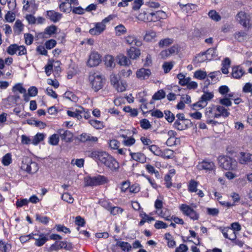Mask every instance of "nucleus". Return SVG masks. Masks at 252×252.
<instances>
[{"instance_id":"nucleus-1","label":"nucleus","mask_w":252,"mask_h":252,"mask_svg":"<svg viewBox=\"0 0 252 252\" xmlns=\"http://www.w3.org/2000/svg\"><path fill=\"white\" fill-rule=\"evenodd\" d=\"M89 80L92 88L95 92H97L101 89L105 82V79L102 78V76L96 73L90 74L89 77Z\"/></svg>"},{"instance_id":"nucleus-2","label":"nucleus","mask_w":252,"mask_h":252,"mask_svg":"<svg viewBox=\"0 0 252 252\" xmlns=\"http://www.w3.org/2000/svg\"><path fill=\"white\" fill-rule=\"evenodd\" d=\"M219 162L220 166L225 170H233L237 167L236 161L229 157H220Z\"/></svg>"},{"instance_id":"nucleus-3","label":"nucleus","mask_w":252,"mask_h":252,"mask_svg":"<svg viewBox=\"0 0 252 252\" xmlns=\"http://www.w3.org/2000/svg\"><path fill=\"white\" fill-rule=\"evenodd\" d=\"M22 170L29 174H34L38 170V166L36 162H33L29 158H24L22 161Z\"/></svg>"},{"instance_id":"nucleus-4","label":"nucleus","mask_w":252,"mask_h":252,"mask_svg":"<svg viewBox=\"0 0 252 252\" xmlns=\"http://www.w3.org/2000/svg\"><path fill=\"white\" fill-rule=\"evenodd\" d=\"M251 18L250 14L244 11H239L235 16L236 20L245 28L250 27Z\"/></svg>"},{"instance_id":"nucleus-5","label":"nucleus","mask_w":252,"mask_h":252,"mask_svg":"<svg viewBox=\"0 0 252 252\" xmlns=\"http://www.w3.org/2000/svg\"><path fill=\"white\" fill-rule=\"evenodd\" d=\"M109 156L107 153L102 151H94L90 155L91 158L103 164Z\"/></svg>"},{"instance_id":"nucleus-6","label":"nucleus","mask_w":252,"mask_h":252,"mask_svg":"<svg viewBox=\"0 0 252 252\" xmlns=\"http://www.w3.org/2000/svg\"><path fill=\"white\" fill-rule=\"evenodd\" d=\"M101 62V57L96 51H92L90 53L88 61L87 62V65L89 67H94L98 65Z\"/></svg>"},{"instance_id":"nucleus-7","label":"nucleus","mask_w":252,"mask_h":252,"mask_svg":"<svg viewBox=\"0 0 252 252\" xmlns=\"http://www.w3.org/2000/svg\"><path fill=\"white\" fill-rule=\"evenodd\" d=\"M180 210L184 215L189 217L193 220H197L199 218V214L189 205L182 204L180 206Z\"/></svg>"},{"instance_id":"nucleus-8","label":"nucleus","mask_w":252,"mask_h":252,"mask_svg":"<svg viewBox=\"0 0 252 252\" xmlns=\"http://www.w3.org/2000/svg\"><path fill=\"white\" fill-rule=\"evenodd\" d=\"M214 94L212 93H205L200 98V99L196 103L193 104V107H198V108H204L207 105L208 101L213 98Z\"/></svg>"},{"instance_id":"nucleus-9","label":"nucleus","mask_w":252,"mask_h":252,"mask_svg":"<svg viewBox=\"0 0 252 252\" xmlns=\"http://www.w3.org/2000/svg\"><path fill=\"white\" fill-rule=\"evenodd\" d=\"M219 229L222 232L223 236L227 239L233 241L236 238L235 232L230 227H220Z\"/></svg>"},{"instance_id":"nucleus-10","label":"nucleus","mask_w":252,"mask_h":252,"mask_svg":"<svg viewBox=\"0 0 252 252\" xmlns=\"http://www.w3.org/2000/svg\"><path fill=\"white\" fill-rule=\"evenodd\" d=\"M104 165L112 171H117L119 168L118 162L111 155L107 159Z\"/></svg>"},{"instance_id":"nucleus-11","label":"nucleus","mask_w":252,"mask_h":252,"mask_svg":"<svg viewBox=\"0 0 252 252\" xmlns=\"http://www.w3.org/2000/svg\"><path fill=\"white\" fill-rule=\"evenodd\" d=\"M197 167L198 169L205 170L206 172L214 171L215 168L213 162L206 160H203L201 162L199 163Z\"/></svg>"},{"instance_id":"nucleus-12","label":"nucleus","mask_w":252,"mask_h":252,"mask_svg":"<svg viewBox=\"0 0 252 252\" xmlns=\"http://www.w3.org/2000/svg\"><path fill=\"white\" fill-rule=\"evenodd\" d=\"M106 28V25L101 22L94 24V27L90 30L89 32L93 35H97L101 33Z\"/></svg>"},{"instance_id":"nucleus-13","label":"nucleus","mask_w":252,"mask_h":252,"mask_svg":"<svg viewBox=\"0 0 252 252\" xmlns=\"http://www.w3.org/2000/svg\"><path fill=\"white\" fill-rule=\"evenodd\" d=\"M46 17L52 22L57 23L62 18V14L54 10H48L46 12Z\"/></svg>"},{"instance_id":"nucleus-14","label":"nucleus","mask_w":252,"mask_h":252,"mask_svg":"<svg viewBox=\"0 0 252 252\" xmlns=\"http://www.w3.org/2000/svg\"><path fill=\"white\" fill-rule=\"evenodd\" d=\"M58 134L60 135L62 140L66 142H70L73 138L72 133L67 130L59 129L58 131Z\"/></svg>"},{"instance_id":"nucleus-15","label":"nucleus","mask_w":252,"mask_h":252,"mask_svg":"<svg viewBox=\"0 0 252 252\" xmlns=\"http://www.w3.org/2000/svg\"><path fill=\"white\" fill-rule=\"evenodd\" d=\"M205 115V116L207 118V119L220 117V115L217 113L216 107L215 105L207 107L206 109Z\"/></svg>"},{"instance_id":"nucleus-16","label":"nucleus","mask_w":252,"mask_h":252,"mask_svg":"<svg viewBox=\"0 0 252 252\" xmlns=\"http://www.w3.org/2000/svg\"><path fill=\"white\" fill-rule=\"evenodd\" d=\"M151 74L149 69L141 68L136 72L137 77L141 80L148 79Z\"/></svg>"},{"instance_id":"nucleus-17","label":"nucleus","mask_w":252,"mask_h":252,"mask_svg":"<svg viewBox=\"0 0 252 252\" xmlns=\"http://www.w3.org/2000/svg\"><path fill=\"white\" fill-rule=\"evenodd\" d=\"M141 54L140 50L134 47H130L127 50V55L128 58L132 60H136Z\"/></svg>"},{"instance_id":"nucleus-18","label":"nucleus","mask_w":252,"mask_h":252,"mask_svg":"<svg viewBox=\"0 0 252 252\" xmlns=\"http://www.w3.org/2000/svg\"><path fill=\"white\" fill-rule=\"evenodd\" d=\"M244 74L245 71L241 66L238 65L232 67L231 74L233 78L239 79Z\"/></svg>"},{"instance_id":"nucleus-19","label":"nucleus","mask_w":252,"mask_h":252,"mask_svg":"<svg viewBox=\"0 0 252 252\" xmlns=\"http://www.w3.org/2000/svg\"><path fill=\"white\" fill-rule=\"evenodd\" d=\"M130 155L131 157V158L133 160H134L136 161H138L141 163H144L146 161V157L145 155L140 152L137 153H133L130 152Z\"/></svg>"},{"instance_id":"nucleus-20","label":"nucleus","mask_w":252,"mask_h":252,"mask_svg":"<svg viewBox=\"0 0 252 252\" xmlns=\"http://www.w3.org/2000/svg\"><path fill=\"white\" fill-rule=\"evenodd\" d=\"M252 161V155L248 153L241 152L239 162L241 164H246Z\"/></svg>"},{"instance_id":"nucleus-21","label":"nucleus","mask_w":252,"mask_h":252,"mask_svg":"<svg viewBox=\"0 0 252 252\" xmlns=\"http://www.w3.org/2000/svg\"><path fill=\"white\" fill-rule=\"evenodd\" d=\"M126 42L129 44H134L135 46L139 47L142 45V42L138 39H137L134 35H128L125 38Z\"/></svg>"},{"instance_id":"nucleus-22","label":"nucleus","mask_w":252,"mask_h":252,"mask_svg":"<svg viewBox=\"0 0 252 252\" xmlns=\"http://www.w3.org/2000/svg\"><path fill=\"white\" fill-rule=\"evenodd\" d=\"M79 139L82 142H86L88 141L96 142L98 140L97 137L92 136L90 134L86 133H83L81 134Z\"/></svg>"},{"instance_id":"nucleus-23","label":"nucleus","mask_w":252,"mask_h":252,"mask_svg":"<svg viewBox=\"0 0 252 252\" xmlns=\"http://www.w3.org/2000/svg\"><path fill=\"white\" fill-rule=\"evenodd\" d=\"M117 59L118 61V63L121 65L129 66L131 64L130 60L126 56L123 54L119 55L117 57Z\"/></svg>"},{"instance_id":"nucleus-24","label":"nucleus","mask_w":252,"mask_h":252,"mask_svg":"<svg viewBox=\"0 0 252 252\" xmlns=\"http://www.w3.org/2000/svg\"><path fill=\"white\" fill-rule=\"evenodd\" d=\"M95 186L103 185L108 182L106 177L98 175L94 177Z\"/></svg>"},{"instance_id":"nucleus-25","label":"nucleus","mask_w":252,"mask_h":252,"mask_svg":"<svg viewBox=\"0 0 252 252\" xmlns=\"http://www.w3.org/2000/svg\"><path fill=\"white\" fill-rule=\"evenodd\" d=\"M160 157L164 159H171L174 157V152L173 150L166 149L161 151V154Z\"/></svg>"},{"instance_id":"nucleus-26","label":"nucleus","mask_w":252,"mask_h":252,"mask_svg":"<svg viewBox=\"0 0 252 252\" xmlns=\"http://www.w3.org/2000/svg\"><path fill=\"white\" fill-rule=\"evenodd\" d=\"M152 11L150 8L147 9L146 10H142L141 12L138 15L137 17V19L139 20L143 21L144 22H150L149 21H146L143 19L146 18L147 17H149V15H150L151 16Z\"/></svg>"},{"instance_id":"nucleus-27","label":"nucleus","mask_w":252,"mask_h":252,"mask_svg":"<svg viewBox=\"0 0 252 252\" xmlns=\"http://www.w3.org/2000/svg\"><path fill=\"white\" fill-rule=\"evenodd\" d=\"M106 209L110 211L111 214L113 215H117L120 214H122L124 211V210L117 206H114L111 207L109 205L107 207H106Z\"/></svg>"},{"instance_id":"nucleus-28","label":"nucleus","mask_w":252,"mask_h":252,"mask_svg":"<svg viewBox=\"0 0 252 252\" xmlns=\"http://www.w3.org/2000/svg\"><path fill=\"white\" fill-rule=\"evenodd\" d=\"M66 244L63 242H57L53 244L50 248V251H57L58 250L62 249V248H66Z\"/></svg>"},{"instance_id":"nucleus-29","label":"nucleus","mask_w":252,"mask_h":252,"mask_svg":"<svg viewBox=\"0 0 252 252\" xmlns=\"http://www.w3.org/2000/svg\"><path fill=\"white\" fill-rule=\"evenodd\" d=\"M35 239L36 240L35 245L38 247L43 245L48 240L43 234H40L38 238H35Z\"/></svg>"},{"instance_id":"nucleus-30","label":"nucleus","mask_w":252,"mask_h":252,"mask_svg":"<svg viewBox=\"0 0 252 252\" xmlns=\"http://www.w3.org/2000/svg\"><path fill=\"white\" fill-rule=\"evenodd\" d=\"M24 25L21 21L17 20L14 26V31L16 34H19L23 30Z\"/></svg>"},{"instance_id":"nucleus-31","label":"nucleus","mask_w":252,"mask_h":252,"mask_svg":"<svg viewBox=\"0 0 252 252\" xmlns=\"http://www.w3.org/2000/svg\"><path fill=\"white\" fill-rule=\"evenodd\" d=\"M173 43V39L167 38L160 40L158 43V46L160 48H163L170 45Z\"/></svg>"},{"instance_id":"nucleus-32","label":"nucleus","mask_w":252,"mask_h":252,"mask_svg":"<svg viewBox=\"0 0 252 252\" xmlns=\"http://www.w3.org/2000/svg\"><path fill=\"white\" fill-rule=\"evenodd\" d=\"M230 60L228 58H225L223 61L221 68V71L223 74H227L229 72L228 68L230 66Z\"/></svg>"},{"instance_id":"nucleus-33","label":"nucleus","mask_w":252,"mask_h":252,"mask_svg":"<svg viewBox=\"0 0 252 252\" xmlns=\"http://www.w3.org/2000/svg\"><path fill=\"white\" fill-rule=\"evenodd\" d=\"M45 135L43 133H37L32 139V144L33 145H37L40 142L43 141L44 139Z\"/></svg>"},{"instance_id":"nucleus-34","label":"nucleus","mask_w":252,"mask_h":252,"mask_svg":"<svg viewBox=\"0 0 252 252\" xmlns=\"http://www.w3.org/2000/svg\"><path fill=\"white\" fill-rule=\"evenodd\" d=\"M217 113L220 115V117L222 116L224 117L228 116L229 113L228 112L227 109L221 106H216Z\"/></svg>"},{"instance_id":"nucleus-35","label":"nucleus","mask_w":252,"mask_h":252,"mask_svg":"<svg viewBox=\"0 0 252 252\" xmlns=\"http://www.w3.org/2000/svg\"><path fill=\"white\" fill-rule=\"evenodd\" d=\"M208 16L212 20L216 22H218L221 19L220 16L214 10H210L208 13Z\"/></svg>"},{"instance_id":"nucleus-36","label":"nucleus","mask_w":252,"mask_h":252,"mask_svg":"<svg viewBox=\"0 0 252 252\" xmlns=\"http://www.w3.org/2000/svg\"><path fill=\"white\" fill-rule=\"evenodd\" d=\"M105 64L107 67H113L115 64L114 63V59L111 55H107L105 58Z\"/></svg>"},{"instance_id":"nucleus-37","label":"nucleus","mask_w":252,"mask_h":252,"mask_svg":"<svg viewBox=\"0 0 252 252\" xmlns=\"http://www.w3.org/2000/svg\"><path fill=\"white\" fill-rule=\"evenodd\" d=\"M116 245L120 247L124 251L128 252L131 248V245L128 242H126L118 241Z\"/></svg>"},{"instance_id":"nucleus-38","label":"nucleus","mask_w":252,"mask_h":252,"mask_svg":"<svg viewBox=\"0 0 252 252\" xmlns=\"http://www.w3.org/2000/svg\"><path fill=\"white\" fill-rule=\"evenodd\" d=\"M89 123L92 126L97 129H102L104 127L103 122L101 121L95 120H90Z\"/></svg>"},{"instance_id":"nucleus-39","label":"nucleus","mask_w":252,"mask_h":252,"mask_svg":"<svg viewBox=\"0 0 252 252\" xmlns=\"http://www.w3.org/2000/svg\"><path fill=\"white\" fill-rule=\"evenodd\" d=\"M174 127L179 130H182L187 128V124L185 121H176L174 124Z\"/></svg>"},{"instance_id":"nucleus-40","label":"nucleus","mask_w":252,"mask_h":252,"mask_svg":"<svg viewBox=\"0 0 252 252\" xmlns=\"http://www.w3.org/2000/svg\"><path fill=\"white\" fill-rule=\"evenodd\" d=\"M12 92L14 93H16V92H19L20 94H25L26 93V90L23 87L22 84L21 83H18L15 85L12 88Z\"/></svg>"},{"instance_id":"nucleus-41","label":"nucleus","mask_w":252,"mask_h":252,"mask_svg":"<svg viewBox=\"0 0 252 252\" xmlns=\"http://www.w3.org/2000/svg\"><path fill=\"white\" fill-rule=\"evenodd\" d=\"M165 97V93L163 90H160L156 93L153 96L152 98L155 100H160Z\"/></svg>"},{"instance_id":"nucleus-42","label":"nucleus","mask_w":252,"mask_h":252,"mask_svg":"<svg viewBox=\"0 0 252 252\" xmlns=\"http://www.w3.org/2000/svg\"><path fill=\"white\" fill-rule=\"evenodd\" d=\"M12 162L11 155L9 153L6 154L3 157L2 163L5 166L9 165Z\"/></svg>"},{"instance_id":"nucleus-43","label":"nucleus","mask_w":252,"mask_h":252,"mask_svg":"<svg viewBox=\"0 0 252 252\" xmlns=\"http://www.w3.org/2000/svg\"><path fill=\"white\" fill-rule=\"evenodd\" d=\"M59 142V136L57 134H54L49 137V143L52 145H57Z\"/></svg>"},{"instance_id":"nucleus-44","label":"nucleus","mask_w":252,"mask_h":252,"mask_svg":"<svg viewBox=\"0 0 252 252\" xmlns=\"http://www.w3.org/2000/svg\"><path fill=\"white\" fill-rule=\"evenodd\" d=\"M115 31L116 34L118 35H121L125 34L126 32V28L122 24L116 26L115 27Z\"/></svg>"},{"instance_id":"nucleus-45","label":"nucleus","mask_w":252,"mask_h":252,"mask_svg":"<svg viewBox=\"0 0 252 252\" xmlns=\"http://www.w3.org/2000/svg\"><path fill=\"white\" fill-rule=\"evenodd\" d=\"M149 150L152 152L155 155L159 156L161 155V151L156 145H152L149 147Z\"/></svg>"},{"instance_id":"nucleus-46","label":"nucleus","mask_w":252,"mask_h":252,"mask_svg":"<svg viewBox=\"0 0 252 252\" xmlns=\"http://www.w3.org/2000/svg\"><path fill=\"white\" fill-rule=\"evenodd\" d=\"M174 62H165L162 65V68L165 73L169 72L173 68Z\"/></svg>"},{"instance_id":"nucleus-47","label":"nucleus","mask_w":252,"mask_h":252,"mask_svg":"<svg viewBox=\"0 0 252 252\" xmlns=\"http://www.w3.org/2000/svg\"><path fill=\"white\" fill-rule=\"evenodd\" d=\"M196 58L199 63H202L206 60H211V58L207 56L205 52L198 54Z\"/></svg>"},{"instance_id":"nucleus-48","label":"nucleus","mask_w":252,"mask_h":252,"mask_svg":"<svg viewBox=\"0 0 252 252\" xmlns=\"http://www.w3.org/2000/svg\"><path fill=\"white\" fill-rule=\"evenodd\" d=\"M198 183L193 180H190L189 185V190L190 192H196L197 191V187Z\"/></svg>"},{"instance_id":"nucleus-49","label":"nucleus","mask_w":252,"mask_h":252,"mask_svg":"<svg viewBox=\"0 0 252 252\" xmlns=\"http://www.w3.org/2000/svg\"><path fill=\"white\" fill-rule=\"evenodd\" d=\"M194 76L197 79L202 80L206 78L207 73L205 71L199 70L194 72Z\"/></svg>"},{"instance_id":"nucleus-50","label":"nucleus","mask_w":252,"mask_h":252,"mask_svg":"<svg viewBox=\"0 0 252 252\" xmlns=\"http://www.w3.org/2000/svg\"><path fill=\"white\" fill-rule=\"evenodd\" d=\"M85 186H95L94 177H86L84 178Z\"/></svg>"},{"instance_id":"nucleus-51","label":"nucleus","mask_w":252,"mask_h":252,"mask_svg":"<svg viewBox=\"0 0 252 252\" xmlns=\"http://www.w3.org/2000/svg\"><path fill=\"white\" fill-rule=\"evenodd\" d=\"M140 125L141 127L145 129H148L151 127L149 121L146 119L141 120L140 121Z\"/></svg>"},{"instance_id":"nucleus-52","label":"nucleus","mask_w":252,"mask_h":252,"mask_svg":"<svg viewBox=\"0 0 252 252\" xmlns=\"http://www.w3.org/2000/svg\"><path fill=\"white\" fill-rule=\"evenodd\" d=\"M110 79L111 84L115 86L119 82L120 77L119 75L112 74L110 76Z\"/></svg>"},{"instance_id":"nucleus-53","label":"nucleus","mask_w":252,"mask_h":252,"mask_svg":"<svg viewBox=\"0 0 252 252\" xmlns=\"http://www.w3.org/2000/svg\"><path fill=\"white\" fill-rule=\"evenodd\" d=\"M145 168L147 171L150 174L155 173V175L157 177H158L159 176V172L158 171L156 170L155 167L150 164H146L145 165Z\"/></svg>"},{"instance_id":"nucleus-54","label":"nucleus","mask_w":252,"mask_h":252,"mask_svg":"<svg viewBox=\"0 0 252 252\" xmlns=\"http://www.w3.org/2000/svg\"><path fill=\"white\" fill-rule=\"evenodd\" d=\"M11 248V246L2 241H0V251L2 252H8Z\"/></svg>"},{"instance_id":"nucleus-55","label":"nucleus","mask_w":252,"mask_h":252,"mask_svg":"<svg viewBox=\"0 0 252 252\" xmlns=\"http://www.w3.org/2000/svg\"><path fill=\"white\" fill-rule=\"evenodd\" d=\"M156 36V32L153 31L148 32L144 36V39L146 41H151Z\"/></svg>"},{"instance_id":"nucleus-56","label":"nucleus","mask_w":252,"mask_h":252,"mask_svg":"<svg viewBox=\"0 0 252 252\" xmlns=\"http://www.w3.org/2000/svg\"><path fill=\"white\" fill-rule=\"evenodd\" d=\"M123 110L126 112L130 113V115L132 116H136L138 114V112L136 109H132L130 106H125Z\"/></svg>"},{"instance_id":"nucleus-57","label":"nucleus","mask_w":252,"mask_h":252,"mask_svg":"<svg viewBox=\"0 0 252 252\" xmlns=\"http://www.w3.org/2000/svg\"><path fill=\"white\" fill-rule=\"evenodd\" d=\"M149 17H147L146 18H143V20L146 21H149L150 22H157L159 20V18L156 16V12H154L152 11V14L151 16L150 15H149Z\"/></svg>"},{"instance_id":"nucleus-58","label":"nucleus","mask_w":252,"mask_h":252,"mask_svg":"<svg viewBox=\"0 0 252 252\" xmlns=\"http://www.w3.org/2000/svg\"><path fill=\"white\" fill-rule=\"evenodd\" d=\"M18 45L14 44L10 45L7 49V53L11 55L15 54L17 51Z\"/></svg>"},{"instance_id":"nucleus-59","label":"nucleus","mask_w":252,"mask_h":252,"mask_svg":"<svg viewBox=\"0 0 252 252\" xmlns=\"http://www.w3.org/2000/svg\"><path fill=\"white\" fill-rule=\"evenodd\" d=\"M57 28L55 25H52L47 27L45 30V33L49 35H52L56 32Z\"/></svg>"},{"instance_id":"nucleus-60","label":"nucleus","mask_w":252,"mask_h":252,"mask_svg":"<svg viewBox=\"0 0 252 252\" xmlns=\"http://www.w3.org/2000/svg\"><path fill=\"white\" fill-rule=\"evenodd\" d=\"M24 38L25 40V43L30 45L32 44L33 41V36L30 33H25L24 34Z\"/></svg>"},{"instance_id":"nucleus-61","label":"nucleus","mask_w":252,"mask_h":252,"mask_svg":"<svg viewBox=\"0 0 252 252\" xmlns=\"http://www.w3.org/2000/svg\"><path fill=\"white\" fill-rule=\"evenodd\" d=\"M164 114L165 119L168 122L172 123L174 120L175 116L170 111H164Z\"/></svg>"},{"instance_id":"nucleus-62","label":"nucleus","mask_w":252,"mask_h":252,"mask_svg":"<svg viewBox=\"0 0 252 252\" xmlns=\"http://www.w3.org/2000/svg\"><path fill=\"white\" fill-rule=\"evenodd\" d=\"M62 198L63 200L69 203H73L74 200L71 195L67 192L63 194Z\"/></svg>"},{"instance_id":"nucleus-63","label":"nucleus","mask_w":252,"mask_h":252,"mask_svg":"<svg viewBox=\"0 0 252 252\" xmlns=\"http://www.w3.org/2000/svg\"><path fill=\"white\" fill-rule=\"evenodd\" d=\"M5 19L7 22H12L15 20V14L10 11H8L5 15Z\"/></svg>"},{"instance_id":"nucleus-64","label":"nucleus","mask_w":252,"mask_h":252,"mask_svg":"<svg viewBox=\"0 0 252 252\" xmlns=\"http://www.w3.org/2000/svg\"><path fill=\"white\" fill-rule=\"evenodd\" d=\"M143 4V0H134L132 4V9L134 10H137L140 9Z\"/></svg>"}]
</instances>
